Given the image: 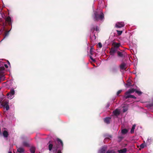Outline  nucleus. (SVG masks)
<instances>
[{
    "instance_id": "obj_1",
    "label": "nucleus",
    "mask_w": 153,
    "mask_h": 153,
    "mask_svg": "<svg viewBox=\"0 0 153 153\" xmlns=\"http://www.w3.org/2000/svg\"><path fill=\"white\" fill-rule=\"evenodd\" d=\"M56 140L59 144L58 145L56 144V142H55V144H53L50 143V142H49V143L50 144L48 146L49 151H51L52 150L53 152H55L59 148H60L61 146L62 147L63 144L62 141L59 138L56 139Z\"/></svg>"
},
{
    "instance_id": "obj_2",
    "label": "nucleus",
    "mask_w": 153,
    "mask_h": 153,
    "mask_svg": "<svg viewBox=\"0 0 153 153\" xmlns=\"http://www.w3.org/2000/svg\"><path fill=\"white\" fill-rule=\"evenodd\" d=\"M93 18L95 21H101L104 19V15L101 10L97 9L94 11Z\"/></svg>"
},
{
    "instance_id": "obj_3",
    "label": "nucleus",
    "mask_w": 153,
    "mask_h": 153,
    "mask_svg": "<svg viewBox=\"0 0 153 153\" xmlns=\"http://www.w3.org/2000/svg\"><path fill=\"white\" fill-rule=\"evenodd\" d=\"M15 91L13 89H11L10 92L7 94V96L8 98L11 99L14 97Z\"/></svg>"
},
{
    "instance_id": "obj_4",
    "label": "nucleus",
    "mask_w": 153,
    "mask_h": 153,
    "mask_svg": "<svg viewBox=\"0 0 153 153\" xmlns=\"http://www.w3.org/2000/svg\"><path fill=\"white\" fill-rule=\"evenodd\" d=\"M1 105L6 108L7 111L9 109V106L8 105V101L7 100H4L1 103Z\"/></svg>"
},
{
    "instance_id": "obj_5",
    "label": "nucleus",
    "mask_w": 153,
    "mask_h": 153,
    "mask_svg": "<svg viewBox=\"0 0 153 153\" xmlns=\"http://www.w3.org/2000/svg\"><path fill=\"white\" fill-rule=\"evenodd\" d=\"M131 94L129 93L127 94V91L125 93V96H124L123 97L124 99H127L129 98H131L134 99H136V97L133 95H132L130 94Z\"/></svg>"
},
{
    "instance_id": "obj_6",
    "label": "nucleus",
    "mask_w": 153,
    "mask_h": 153,
    "mask_svg": "<svg viewBox=\"0 0 153 153\" xmlns=\"http://www.w3.org/2000/svg\"><path fill=\"white\" fill-rule=\"evenodd\" d=\"M124 25V23L123 22H119L117 23L115 25V27L117 28H121Z\"/></svg>"
},
{
    "instance_id": "obj_7",
    "label": "nucleus",
    "mask_w": 153,
    "mask_h": 153,
    "mask_svg": "<svg viewBox=\"0 0 153 153\" xmlns=\"http://www.w3.org/2000/svg\"><path fill=\"white\" fill-rule=\"evenodd\" d=\"M0 64V69H1V70H3L4 69V67L6 68H8L7 65L6 64H5L4 62H1Z\"/></svg>"
},
{
    "instance_id": "obj_8",
    "label": "nucleus",
    "mask_w": 153,
    "mask_h": 153,
    "mask_svg": "<svg viewBox=\"0 0 153 153\" xmlns=\"http://www.w3.org/2000/svg\"><path fill=\"white\" fill-rule=\"evenodd\" d=\"M106 149V147L104 146L99 151L98 153H105Z\"/></svg>"
},
{
    "instance_id": "obj_9",
    "label": "nucleus",
    "mask_w": 153,
    "mask_h": 153,
    "mask_svg": "<svg viewBox=\"0 0 153 153\" xmlns=\"http://www.w3.org/2000/svg\"><path fill=\"white\" fill-rule=\"evenodd\" d=\"M120 111L118 109H116L115 110L113 111V114L117 116L120 114Z\"/></svg>"
},
{
    "instance_id": "obj_10",
    "label": "nucleus",
    "mask_w": 153,
    "mask_h": 153,
    "mask_svg": "<svg viewBox=\"0 0 153 153\" xmlns=\"http://www.w3.org/2000/svg\"><path fill=\"white\" fill-rule=\"evenodd\" d=\"M153 139L152 137H149L146 141V144L149 145L152 143L153 141Z\"/></svg>"
},
{
    "instance_id": "obj_11",
    "label": "nucleus",
    "mask_w": 153,
    "mask_h": 153,
    "mask_svg": "<svg viewBox=\"0 0 153 153\" xmlns=\"http://www.w3.org/2000/svg\"><path fill=\"white\" fill-rule=\"evenodd\" d=\"M95 30L96 31H99V28L97 26L96 29L94 27H92L91 29V31L92 32V33H94V31Z\"/></svg>"
},
{
    "instance_id": "obj_12",
    "label": "nucleus",
    "mask_w": 153,
    "mask_h": 153,
    "mask_svg": "<svg viewBox=\"0 0 153 153\" xmlns=\"http://www.w3.org/2000/svg\"><path fill=\"white\" fill-rule=\"evenodd\" d=\"M111 118L109 117H106L104 119V121L105 123L107 124L109 123L110 120Z\"/></svg>"
},
{
    "instance_id": "obj_13",
    "label": "nucleus",
    "mask_w": 153,
    "mask_h": 153,
    "mask_svg": "<svg viewBox=\"0 0 153 153\" xmlns=\"http://www.w3.org/2000/svg\"><path fill=\"white\" fill-rule=\"evenodd\" d=\"M6 20L8 22L9 25L11 24V19L10 16L7 17L6 19Z\"/></svg>"
},
{
    "instance_id": "obj_14",
    "label": "nucleus",
    "mask_w": 153,
    "mask_h": 153,
    "mask_svg": "<svg viewBox=\"0 0 153 153\" xmlns=\"http://www.w3.org/2000/svg\"><path fill=\"white\" fill-rule=\"evenodd\" d=\"M127 151V149L126 148H124L122 149H120L118 150L117 152L119 153H125Z\"/></svg>"
},
{
    "instance_id": "obj_15",
    "label": "nucleus",
    "mask_w": 153,
    "mask_h": 153,
    "mask_svg": "<svg viewBox=\"0 0 153 153\" xmlns=\"http://www.w3.org/2000/svg\"><path fill=\"white\" fill-rule=\"evenodd\" d=\"M126 64L124 63H122L120 66V68L121 69L123 70L125 69Z\"/></svg>"
},
{
    "instance_id": "obj_16",
    "label": "nucleus",
    "mask_w": 153,
    "mask_h": 153,
    "mask_svg": "<svg viewBox=\"0 0 153 153\" xmlns=\"http://www.w3.org/2000/svg\"><path fill=\"white\" fill-rule=\"evenodd\" d=\"M17 151L20 153H23L24 151L23 148L20 147L17 149Z\"/></svg>"
},
{
    "instance_id": "obj_17",
    "label": "nucleus",
    "mask_w": 153,
    "mask_h": 153,
    "mask_svg": "<svg viewBox=\"0 0 153 153\" xmlns=\"http://www.w3.org/2000/svg\"><path fill=\"white\" fill-rule=\"evenodd\" d=\"M123 52H117V54L118 56L120 57H123L124 56Z\"/></svg>"
},
{
    "instance_id": "obj_18",
    "label": "nucleus",
    "mask_w": 153,
    "mask_h": 153,
    "mask_svg": "<svg viewBox=\"0 0 153 153\" xmlns=\"http://www.w3.org/2000/svg\"><path fill=\"white\" fill-rule=\"evenodd\" d=\"M3 135L4 137H7L8 136V133L5 130L3 132Z\"/></svg>"
},
{
    "instance_id": "obj_19",
    "label": "nucleus",
    "mask_w": 153,
    "mask_h": 153,
    "mask_svg": "<svg viewBox=\"0 0 153 153\" xmlns=\"http://www.w3.org/2000/svg\"><path fill=\"white\" fill-rule=\"evenodd\" d=\"M136 126V125L135 124H134L133 125L132 128L131 130V133H134V130L135 129Z\"/></svg>"
},
{
    "instance_id": "obj_20",
    "label": "nucleus",
    "mask_w": 153,
    "mask_h": 153,
    "mask_svg": "<svg viewBox=\"0 0 153 153\" xmlns=\"http://www.w3.org/2000/svg\"><path fill=\"white\" fill-rule=\"evenodd\" d=\"M4 75H0V82L1 81H3L4 80Z\"/></svg>"
},
{
    "instance_id": "obj_21",
    "label": "nucleus",
    "mask_w": 153,
    "mask_h": 153,
    "mask_svg": "<svg viewBox=\"0 0 153 153\" xmlns=\"http://www.w3.org/2000/svg\"><path fill=\"white\" fill-rule=\"evenodd\" d=\"M135 91V90L134 89H129L128 91H127V94L129 93L130 94L134 93Z\"/></svg>"
},
{
    "instance_id": "obj_22",
    "label": "nucleus",
    "mask_w": 153,
    "mask_h": 153,
    "mask_svg": "<svg viewBox=\"0 0 153 153\" xmlns=\"http://www.w3.org/2000/svg\"><path fill=\"white\" fill-rule=\"evenodd\" d=\"M128 132V130L126 129H123L122 130L121 133L123 134H125Z\"/></svg>"
},
{
    "instance_id": "obj_23",
    "label": "nucleus",
    "mask_w": 153,
    "mask_h": 153,
    "mask_svg": "<svg viewBox=\"0 0 153 153\" xmlns=\"http://www.w3.org/2000/svg\"><path fill=\"white\" fill-rule=\"evenodd\" d=\"M93 35L92 36H90V38L92 40H95L96 39V36L95 35V34L94 33H93Z\"/></svg>"
},
{
    "instance_id": "obj_24",
    "label": "nucleus",
    "mask_w": 153,
    "mask_h": 153,
    "mask_svg": "<svg viewBox=\"0 0 153 153\" xmlns=\"http://www.w3.org/2000/svg\"><path fill=\"white\" fill-rule=\"evenodd\" d=\"M30 152L32 153H35V147H32L30 149Z\"/></svg>"
},
{
    "instance_id": "obj_25",
    "label": "nucleus",
    "mask_w": 153,
    "mask_h": 153,
    "mask_svg": "<svg viewBox=\"0 0 153 153\" xmlns=\"http://www.w3.org/2000/svg\"><path fill=\"white\" fill-rule=\"evenodd\" d=\"M22 145L23 146H29L28 143L25 141L23 142L22 143Z\"/></svg>"
},
{
    "instance_id": "obj_26",
    "label": "nucleus",
    "mask_w": 153,
    "mask_h": 153,
    "mask_svg": "<svg viewBox=\"0 0 153 153\" xmlns=\"http://www.w3.org/2000/svg\"><path fill=\"white\" fill-rule=\"evenodd\" d=\"M116 50L114 49H111L110 52V54L111 55H113L114 53L115 52Z\"/></svg>"
},
{
    "instance_id": "obj_27",
    "label": "nucleus",
    "mask_w": 153,
    "mask_h": 153,
    "mask_svg": "<svg viewBox=\"0 0 153 153\" xmlns=\"http://www.w3.org/2000/svg\"><path fill=\"white\" fill-rule=\"evenodd\" d=\"M116 31L118 35H120L123 32V31L122 30H117Z\"/></svg>"
},
{
    "instance_id": "obj_28",
    "label": "nucleus",
    "mask_w": 153,
    "mask_h": 153,
    "mask_svg": "<svg viewBox=\"0 0 153 153\" xmlns=\"http://www.w3.org/2000/svg\"><path fill=\"white\" fill-rule=\"evenodd\" d=\"M128 110V108L127 107H125L123 108V112H125Z\"/></svg>"
},
{
    "instance_id": "obj_29",
    "label": "nucleus",
    "mask_w": 153,
    "mask_h": 153,
    "mask_svg": "<svg viewBox=\"0 0 153 153\" xmlns=\"http://www.w3.org/2000/svg\"><path fill=\"white\" fill-rule=\"evenodd\" d=\"M120 45V43H116L115 44V47L117 48H118Z\"/></svg>"
},
{
    "instance_id": "obj_30",
    "label": "nucleus",
    "mask_w": 153,
    "mask_h": 153,
    "mask_svg": "<svg viewBox=\"0 0 153 153\" xmlns=\"http://www.w3.org/2000/svg\"><path fill=\"white\" fill-rule=\"evenodd\" d=\"M10 31V30L8 31L7 32H6L5 33V36L4 38V39L5 37L7 36H8V35H9V32Z\"/></svg>"
},
{
    "instance_id": "obj_31",
    "label": "nucleus",
    "mask_w": 153,
    "mask_h": 153,
    "mask_svg": "<svg viewBox=\"0 0 153 153\" xmlns=\"http://www.w3.org/2000/svg\"><path fill=\"white\" fill-rule=\"evenodd\" d=\"M131 85V83H130V84H125V86L126 88H128V87L130 86Z\"/></svg>"
},
{
    "instance_id": "obj_32",
    "label": "nucleus",
    "mask_w": 153,
    "mask_h": 153,
    "mask_svg": "<svg viewBox=\"0 0 153 153\" xmlns=\"http://www.w3.org/2000/svg\"><path fill=\"white\" fill-rule=\"evenodd\" d=\"M145 146V144L144 143H142L141 144L140 146V147L141 148H143Z\"/></svg>"
},
{
    "instance_id": "obj_33",
    "label": "nucleus",
    "mask_w": 153,
    "mask_h": 153,
    "mask_svg": "<svg viewBox=\"0 0 153 153\" xmlns=\"http://www.w3.org/2000/svg\"><path fill=\"white\" fill-rule=\"evenodd\" d=\"M98 47L99 48H101L102 47V44L101 43H100V42L98 44Z\"/></svg>"
},
{
    "instance_id": "obj_34",
    "label": "nucleus",
    "mask_w": 153,
    "mask_h": 153,
    "mask_svg": "<svg viewBox=\"0 0 153 153\" xmlns=\"http://www.w3.org/2000/svg\"><path fill=\"white\" fill-rule=\"evenodd\" d=\"M135 91L136 93H137L139 95L141 94L142 93L140 91H139L136 90V91Z\"/></svg>"
},
{
    "instance_id": "obj_35",
    "label": "nucleus",
    "mask_w": 153,
    "mask_h": 153,
    "mask_svg": "<svg viewBox=\"0 0 153 153\" xmlns=\"http://www.w3.org/2000/svg\"><path fill=\"white\" fill-rule=\"evenodd\" d=\"M122 91L121 90L118 91L117 92V95L118 96L119 95V94Z\"/></svg>"
},
{
    "instance_id": "obj_36",
    "label": "nucleus",
    "mask_w": 153,
    "mask_h": 153,
    "mask_svg": "<svg viewBox=\"0 0 153 153\" xmlns=\"http://www.w3.org/2000/svg\"><path fill=\"white\" fill-rule=\"evenodd\" d=\"M113 151L111 150H108L106 153H112Z\"/></svg>"
},
{
    "instance_id": "obj_37",
    "label": "nucleus",
    "mask_w": 153,
    "mask_h": 153,
    "mask_svg": "<svg viewBox=\"0 0 153 153\" xmlns=\"http://www.w3.org/2000/svg\"><path fill=\"white\" fill-rule=\"evenodd\" d=\"M90 58L93 62L95 61V59H94L91 56H90Z\"/></svg>"
},
{
    "instance_id": "obj_38",
    "label": "nucleus",
    "mask_w": 153,
    "mask_h": 153,
    "mask_svg": "<svg viewBox=\"0 0 153 153\" xmlns=\"http://www.w3.org/2000/svg\"><path fill=\"white\" fill-rule=\"evenodd\" d=\"M109 106H110V104L109 103H108L107 104L106 106V108H108L109 107Z\"/></svg>"
},
{
    "instance_id": "obj_39",
    "label": "nucleus",
    "mask_w": 153,
    "mask_h": 153,
    "mask_svg": "<svg viewBox=\"0 0 153 153\" xmlns=\"http://www.w3.org/2000/svg\"><path fill=\"white\" fill-rule=\"evenodd\" d=\"M56 153H62L61 150H58Z\"/></svg>"
},
{
    "instance_id": "obj_40",
    "label": "nucleus",
    "mask_w": 153,
    "mask_h": 153,
    "mask_svg": "<svg viewBox=\"0 0 153 153\" xmlns=\"http://www.w3.org/2000/svg\"><path fill=\"white\" fill-rule=\"evenodd\" d=\"M90 54H92V52H91V49H90Z\"/></svg>"
},
{
    "instance_id": "obj_41",
    "label": "nucleus",
    "mask_w": 153,
    "mask_h": 153,
    "mask_svg": "<svg viewBox=\"0 0 153 153\" xmlns=\"http://www.w3.org/2000/svg\"><path fill=\"white\" fill-rule=\"evenodd\" d=\"M7 62H8V65L10 66V63L8 61H7Z\"/></svg>"
},
{
    "instance_id": "obj_42",
    "label": "nucleus",
    "mask_w": 153,
    "mask_h": 153,
    "mask_svg": "<svg viewBox=\"0 0 153 153\" xmlns=\"http://www.w3.org/2000/svg\"><path fill=\"white\" fill-rule=\"evenodd\" d=\"M8 153H12V152H11L10 151V152H9Z\"/></svg>"
},
{
    "instance_id": "obj_43",
    "label": "nucleus",
    "mask_w": 153,
    "mask_h": 153,
    "mask_svg": "<svg viewBox=\"0 0 153 153\" xmlns=\"http://www.w3.org/2000/svg\"><path fill=\"white\" fill-rule=\"evenodd\" d=\"M109 137L110 138H111V136L110 135L109 136Z\"/></svg>"
},
{
    "instance_id": "obj_44",
    "label": "nucleus",
    "mask_w": 153,
    "mask_h": 153,
    "mask_svg": "<svg viewBox=\"0 0 153 153\" xmlns=\"http://www.w3.org/2000/svg\"><path fill=\"white\" fill-rule=\"evenodd\" d=\"M130 83H131L128 82L127 84H130Z\"/></svg>"
},
{
    "instance_id": "obj_45",
    "label": "nucleus",
    "mask_w": 153,
    "mask_h": 153,
    "mask_svg": "<svg viewBox=\"0 0 153 153\" xmlns=\"http://www.w3.org/2000/svg\"><path fill=\"white\" fill-rule=\"evenodd\" d=\"M1 10H0V13H1Z\"/></svg>"
}]
</instances>
